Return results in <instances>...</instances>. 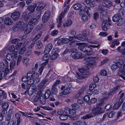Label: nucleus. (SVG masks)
Wrapping results in <instances>:
<instances>
[{"mask_svg":"<svg viewBox=\"0 0 125 125\" xmlns=\"http://www.w3.org/2000/svg\"><path fill=\"white\" fill-rule=\"evenodd\" d=\"M88 68L86 66L84 67H83L79 69V71L81 74L80 75L78 73H77V79L76 80L77 82H79L81 81V79H82L85 78L86 76H83V75H88L89 74V72L87 71Z\"/></svg>","mask_w":125,"mask_h":125,"instance_id":"nucleus-1","label":"nucleus"},{"mask_svg":"<svg viewBox=\"0 0 125 125\" xmlns=\"http://www.w3.org/2000/svg\"><path fill=\"white\" fill-rule=\"evenodd\" d=\"M9 70L7 68H6L4 63L3 62H0V73H4L3 76L6 79V76L9 72Z\"/></svg>","mask_w":125,"mask_h":125,"instance_id":"nucleus-2","label":"nucleus"},{"mask_svg":"<svg viewBox=\"0 0 125 125\" xmlns=\"http://www.w3.org/2000/svg\"><path fill=\"white\" fill-rule=\"evenodd\" d=\"M39 74L37 73H34L31 74V72H29L27 74V77L29 78V81L33 83L34 80L39 77Z\"/></svg>","mask_w":125,"mask_h":125,"instance_id":"nucleus-3","label":"nucleus"},{"mask_svg":"<svg viewBox=\"0 0 125 125\" xmlns=\"http://www.w3.org/2000/svg\"><path fill=\"white\" fill-rule=\"evenodd\" d=\"M26 24L22 21H18L14 25L13 27V30L16 31V29L17 30L19 28L24 30L25 29Z\"/></svg>","mask_w":125,"mask_h":125,"instance_id":"nucleus-4","label":"nucleus"},{"mask_svg":"<svg viewBox=\"0 0 125 125\" xmlns=\"http://www.w3.org/2000/svg\"><path fill=\"white\" fill-rule=\"evenodd\" d=\"M92 114L95 115H97L103 112L102 108L96 105V107L92 109Z\"/></svg>","mask_w":125,"mask_h":125,"instance_id":"nucleus-5","label":"nucleus"},{"mask_svg":"<svg viewBox=\"0 0 125 125\" xmlns=\"http://www.w3.org/2000/svg\"><path fill=\"white\" fill-rule=\"evenodd\" d=\"M71 56L73 58L75 59H80L85 56L81 52H79L72 53Z\"/></svg>","mask_w":125,"mask_h":125,"instance_id":"nucleus-6","label":"nucleus"},{"mask_svg":"<svg viewBox=\"0 0 125 125\" xmlns=\"http://www.w3.org/2000/svg\"><path fill=\"white\" fill-rule=\"evenodd\" d=\"M95 59L94 57H88L85 58L84 60L86 61L87 65H92L95 63Z\"/></svg>","mask_w":125,"mask_h":125,"instance_id":"nucleus-7","label":"nucleus"},{"mask_svg":"<svg viewBox=\"0 0 125 125\" xmlns=\"http://www.w3.org/2000/svg\"><path fill=\"white\" fill-rule=\"evenodd\" d=\"M83 34L84 35L81 34H79L77 35L76 36H74V37L79 40H85L86 39V37L85 35H87L88 34V32H87L85 31H83Z\"/></svg>","mask_w":125,"mask_h":125,"instance_id":"nucleus-8","label":"nucleus"},{"mask_svg":"<svg viewBox=\"0 0 125 125\" xmlns=\"http://www.w3.org/2000/svg\"><path fill=\"white\" fill-rule=\"evenodd\" d=\"M51 16L50 12L49 11L45 12L43 16L42 21L43 22H46L48 21Z\"/></svg>","mask_w":125,"mask_h":125,"instance_id":"nucleus-9","label":"nucleus"},{"mask_svg":"<svg viewBox=\"0 0 125 125\" xmlns=\"http://www.w3.org/2000/svg\"><path fill=\"white\" fill-rule=\"evenodd\" d=\"M21 13L19 11H16L12 13L11 17L14 21H16L19 18Z\"/></svg>","mask_w":125,"mask_h":125,"instance_id":"nucleus-10","label":"nucleus"},{"mask_svg":"<svg viewBox=\"0 0 125 125\" xmlns=\"http://www.w3.org/2000/svg\"><path fill=\"white\" fill-rule=\"evenodd\" d=\"M65 12H62L60 14L59 17L57 19V21L58 24L57 25V27L59 28L61 27V23L62 22V19L64 17Z\"/></svg>","mask_w":125,"mask_h":125,"instance_id":"nucleus-11","label":"nucleus"},{"mask_svg":"<svg viewBox=\"0 0 125 125\" xmlns=\"http://www.w3.org/2000/svg\"><path fill=\"white\" fill-rule=\"evenodd\" d=\"M102 5L103 6L108 8H110L113 6L112 2L109 1L104 2L103 3Z\"/></svg>","mask_w":125,"mask_h":125,"instance_id":"nucleus-12","label":"nucleus"},{"mask_svg":"<svg viewBox=\"0 0 125 125\" xmlns=\"http://www.w3.org/2000/svg\"><path fill=\"white\" fill-rule=\"evenodd\" d=\"M52 45L51 43H48L46 46L44 51V53L48 54L51 50L52 48Z\"/></svg>","mask_w":125,"mask_h":125,"instance_id":"nucleus-13","label":"nucleus"},{"mask_svg":"<svg viewBox=\"0 0 125 125\" xmlns=\"http://www.w3.org/2000/svg\"><path fill=\"white\" fill-rule=\"evenodd\" d=\"M119 96L117 99V101L120 102L122 103L123 102V97L124 96V94L121 91L119 93Z\"/></svg>","mask_w":125,"mask_h":125,"instance_id":"nucleus-14","label":"nucleus"},{"mask_svg":"<svg viewBox=\"0 0 125 125\" xmlns=\"http://www.w3.org/2000/svg\"><path fill=\"white\" fill-rule=\"evenodd\" d=\"M46 6V5L45 3L43 2L41 3L37 7L36 10L37 11H40L43 10Z\"/></svg>","mask_w":125,"mask_h":125,"instance_id":"nucleus-15","label":"nucleus"},{"mask_svg":"<svg viewBox=\"0 0 125 125\" xmlns=\"http://www.w3.org/2000/svg\"><path fill=\"white\" fill-rule=\"evenodd\" d=\"M84 91V88H82L80 90L78 91V93L76 94L75 96L76 98L78 99H81L82 94L83 93Z\"/></svg>","mask_w":125,"mask_h":125,"instance_id":"nucleus-16","label":"nucleus"},{"mask_svg":"<svg viewBox=\"0 0 125 125\" xmlns=\"http://www.w3.org/2000/svg\"><path fill=\"white\" fill-rule=\"evenodd\" d=\"M25 27L26 28V29L25 30L24 32L26 34H27L30 32L32 31L33 28V27L30 26L27 24H26Z\"/></svg>","mask_w":125,"mask_h":125,"instance_id":"nucleus-17","label":"nucleus"},{"mask_svg":"<svg viewBox=\"0 0 125 125\" xmlns=\"http://www.w3.org/2000/svg\"><path fill=\"white\" fill-rule=\"evenodd\" d=\"M107 22V20H104L102 24V29L104 31H107L108 28L107 25L106 24V23Z\"/></svg>","mask_w":125,"mask_h":125,"instance_id":"nucleus-18","label":"nucleus"},{"mask_svg":"<svg viewBox=\"0 0 125 125\" xmlns=\"http://www.w3.org/2000/svg\"><path fill=\"white\" fill-rule=\"evenodd\" d=\"M38 22L37 19L33 18H31L29 21L28 24L30 25H34L36 23Z\"/></svg>","mask_w":125,"mask_h":125,"instance_id":"nucleus-19","label":"nucleus"},{"mask_svg":"<svg viewBox=\"0 0 125 125\" xmlns=\"http://www.w3.org/2000/svg\"><path fill=\"white\" fill-rule=\"evenodd\" d=\"M108 94L105 93L104 95L105 97L100 102L97 104L96 105L101 107L104 103V100L106 99L108 97Z\"/></svg>","mask_w":125,"mask_h":125,"instance_id":"nucleus-20","label":"nucleus"},{"mask_svg":"<svg viewBox=\"0 0 125 125\" xmlns=\"http://www.w3.org/2000/svg\"><path fill=\"white\" fill-rule=\"evenodd\" d=\"M44 94H42L40 96V103L42 104H44L46 103V99L44 97Z\"/></svg>","mask_w":125,"mask_h":125,"instance_id":"nucleus-21","label":"nucleus"},{"mask_svg":"<svg viewBox=\"0 0 125 125\" xmlns=\"http://www.w3.org/2000/svg\"><path fill=\"white\" fill-rule=\"evenodd\" d=\"M70 92L69 89H68L67 88H66L60 93V94L61 96H63L64 95L69 94L70 93Z\"/></svg>","mask_w":125,"mask_h":125,"instance_id":"nucleus-22","label":"nucleus"},{"mask_svg":"<svg viewBox=\"0 0 125 125\" xmlns=\"http://www.w3.org/2000/svg\"><path fill=\"white\" fill-rule=\"evenodd\" d=\"M12 22L13 21L9 17L6 18L4 20V23L6 25H11Z\"/></svg>","mask_w":125,"mask_h":125,"instance_id":"nucleus-23","label":"nucleus"},{"mask_svg":"<svg viewBox=\"0 0 125 125\" xmlns=\"http://www.w3.org/2000/svg\"><path fill=\"white\" fill-rule=\"evenodd\" d=\"M92 49L88 46L86 47V54L88 55H92L93 54V52H92Z\"/></svg>","mask_w":125,"mask_h":125,"instance_id":"nucleus-24","label":"nucleus"},{"mask_svg":"<svg viewBox=\"0 0 125 125\" xmlns=\"http://www.w3.org/2000/svg\"><path fill=\"white\" fill-rule=\"evenodd\" d=\"M121 18L120 15L118 14H115L113 17V21L114 22H116L118 21Z\"/></svg>","mask_w":125,"mask_h":125,"instance_id":"nucleus-25","label":"nucleus"},{"mask_svg":"<svg viewBox=\"0 0 125 125\" xmlns=\"http://www.w3.org/2000/svg\"><path fill=\"white\" fill-rule=\"evenodd\" d=\"M15 116L17 119V125H20L21 121L20 118L21 115L18 113H16L15 114Z\"/></svg>","mask_w":125,"mask_h":125,"instance_id":"nucleus-26","label":"nucleus"},{"mask_svg":"<svg viewBox=\"0 0 125 125\" xmlns=\"http://www.w3.org/2000/svg\"><path fill=\"white\" fill-rule=\"evenodd\" d=\"M75 125H86V123L83 121L78 120L75 122L73 124Z\"/></svg>","mask_w":125,"mask_h":125,"instance_id":"nucleus-27","label":"nucleus"},{"mask_svg":"<svg viewBox=\"0 0 125 125\" xmlns=\"http://www.w3.org/2000/svg\"><path fill=\"white\" fill-rule=\"evenodd\" d=\"M72 24V21L69 19L63 23V26L64 27H67L71 25Z\"/></svg>","mask_w":125,"mask_h":125,"instance_id":"nucleus-28","label":"nucleus"},{"mask_svg":"<svg viewBox=\"0 0 125 125\" xmlns=\"http://www.w3.org/2000/svg\"><path fill=\"white\" fill-rule=\"evenodd\" d=\"M24 13H23L22 14L23 16H24V19L25 21H27L30 18H31V13H29L26 14L25 15H24Z\"/></svg>","mask_w":125,"mask_h":125,"instance_id":"nucleus-29","label":"nucleus"},{"mask_svg":"<svg viewBox=\"0 0 125 125\" xmlns=\"http://www.w3.org/2000/svg\"><path fill=\"white\" fill-rule=\"evenodd\" d=\"M35 7L33 4L29 5L27 9L30 12H32L34 10Z\"/></svg>","mask_w":125,"mask_h":125,"instance_id":"nucleus-30","label":"nucleus"},{"mask_svg":"<svg viewBox=\"0 0 125 125\" xmlns=\"http://www.w3.org/2000/svg\"><path fill=\"white\" fill-rule=\"evenodd\" d=\"M99 8L101 11L100 14L101 16H104L106 14L108 11V10L107 9L103 10L100 7H99Z\"/></svg>","mask_w":125,"mask_h":125,"instance_id":"nucleus-31","label":"nucleus"},{"mask_svg":"<svg viewBox=\"0 0 125 125\" xmlns=\"http://www.w3.org/2000/svg\"><path fill=\"white\" fill-rule=\"evenodd\" d=\"M122 103L120 102L117 101V100L116 103L113 107V109H116L120 107Z\"/></svg>","mask_w":125,"mask_h":125,"instance_id":"nucleus-32","label":"nucleus"},{"mask_svg":"<svg viewBox=\"0 0 125 125\" xmlns=\"http://www.w3.org/2000/svg\"><path fill=\"white\" fill-rule=\"evenodd\" d=\"M123 63V61L121 59H120L118 62H116V64L117 67L120 68L122 66Z\"/></svg>","mask_w":125,"mask_h":125,"instance_id":"nucleus-33","label":"nucleus"},{"mask_svg":"<svg viewBox=\"0 0 125 125\" xmlns=\"http://www.w3.org/2000/svg\"><path fill=\"white\" fill-rule=\"evenodd\" d=\"M1 106L3 109H7L9 107V104L8 102H4L2 103Z\"/></svg>","mask_w":125,"mask_h":125,"instance_id":"nucleus-34","label":"nucleus"},{"mask_svg":"<svg viewBox=\"0 0 125 125\" xmlns=\"http://www.w3.org/2000/svg\"><path fill=\"white\" fill-rule=\"evenodd\" d=\"M82 7L81 5L79 3L75 4L73 6V9L75 10H78L80 9Z\"/></svg>","mask_w":125,"mask_h":125,"instance_id":"nucleus-35","label":"nucleus"},{"mask_svg":"<svg viewBox=\"0 0 125 125\" xmlns=\"http://www.w3.org/2000/svg\"><path fill=\"white\" fill-rule=\"evenodd\" d=\"M6 58L8 60L10 61L13 59V55L10 53H8L6 55Z\"/></svg>","mask_w":125,"mask_h":125,"instance_id":"nucleus-36","label":"nucleus"},{"mask_svg":"<svg viewBox=\"0 0 125 125\" xmlns=\"http://www.w3.org/2000/svg\"><path fill=\"white\" fill-rule=\"evenodd\" d=\"M68 118L67 115H60L59 116L60 119L62 120H66Z\"/></svg>","mask_w":125,"mask_h":125,"instance_id":"nucleus-37","label":"nucleus"},{"mask_svg":"<svg viewBox=\"0 0 125 125\" xmlns=\"http://www.w3.org/2000/svg\"><path fill=\"white\" fill-rule=\"evenodd\" d=\"M123 69L121 68L119 69V72L125 75V64L123 66Z\"/></svg>","mask_w":125,"mask_h":125,"instance_id":"nucleus-38","label":"nucleus"},{"mask_svg":"<svg viewBox=\"0 0 125 125\" xmlns=\"http://www.w3.org/2000/svg\"><path fill=\"white\" fill-rule=\"evenodd\" d=\"M34 91V90L33 89V88H32L29 87L28 91V94L29 95H32Z\"/></svg>","mask_w":125,"mask_h":125,"instance_id":"nucleus-39","label":"nucleus"},{"mask_svg":"<svg viewBox=\"0 0 125 125\" xmlns=\"http://www.w3.org/2000/svg\"><path fill=\"white\" fill-rule=\"evenodd\" d=\"M16 62L15 61H13L10 63V69L11 70H12L13 69L15 65Z\"/></svg>","mask_w":125,"mask_h":125,"instance_id":"nucleus-40","label":"nucleus"},{"mask_svg":"<svg viewBox=\"0 0 125 125\" xmlns=\"http://www.w3.org/2000/svg\"><path fill=\"white\" fill-rule=\"evenodd\" d=\"M59 56V54L57 53H55L51 56L50 57V58L52 60H54L56 59Z\"/></svg>","mask_w":125,"mask_h":125,"instance_id":"nucleus-41","label":"nucleus"},{"mask_svg":"<svg viewBox=\"0 0 125 125\" xmlns=\"http://www.w3.org/2000/svg\"><path fill=\"white\" fill-rule=\"evenodd\" d=\"M62 43L66 44L71 41V40L66 38H62Z\"/></svg>","mask_w":125,"mask_h":125,"instance_id":"nucleus-42","label":"nucleus"},{"mask_svg":"<svg viewBox=\"0 0 125 125\" xmlns=\"http://www.w3.org/2000/svg\"><path fill=\"white\" fill-rule=\"evenodd\" d=\"M72 106L73 109L76 110L79 109V106L76 104H72Z\"/></svg>","mask_w":125,"mask_h":125,"instance_id":"nucleus-43","label":"nucleus"},{"mask_svg":"<svg viewBox=\"0 0 125 125\" xmlns=\"http://www.w3.org/2000/svg\"><path fill=\"white\" fill-rule=\"evenodd\" d=\"M87 46L85 45H82L80 46V50L82 51L85 52L86 51V47Z\"/></svg>","mask_w":125,"mask_h":125,"instance_id":"nucleus-44","label":"nucleus"},{"mask_svg":"<svg viewBox=\"0 0 125 125\" xmlns=\"http://www.w3.org/2000/svg\"><path fill=\"white\" fill-rule=\"evenodd\" d=\"M52 93L54 94H56L58 93L57 89L53 86H52Z\"/></svg>","mask_w":125,"mask_h":125,"instance_id":"nucleus-45","label":"nucleus"},{"mask_svg":"<svg viewBox=\"0 0 125 125\" xmlns=\"http://www.w3.org/2000/svg\"><path fill=\"white\" fill-rule=\"evenodd\" d=\"M120 86H116L112 90L111 92V94H115V92L117 90L119 87Z\"/></svg>","mask_w":125,"mask_h":125,"instance_id":"nucleus-46","label":"nucleus"},{"mask_svg":"<svg viewBox=\"0 0 125 125\" xmlns=\"http://www.w3.org/2000/svg\"><path fill=\"white\" fill-rule=\"evenodd\" d=\"M50 91L48 90L46 91L45 94H44V97L45 98L47 99L50 96Z\"/></svg>","mask_w":125,"mask_h":125,"instance_id":"nucleus-47","label":"nucleus"},{"mask_svg":"<svg viewBox=\"0 0 125 125\" xmlns=\"http://www.w3.org/2000/svg\"><path fill=\"white\" fill-rule=\"evenodd\" d=\"M87 42L90 43L94 44H97L98 42L96 40L92 39L88 40H87Z\"/></svg>","mask_w":125,"mask_h":125,"instance_id":"nucleus-48","label":"nucleus"},{"mask_svg":"<svg viewBox=\"0 0 125 125\" xmlns=\"http://www.w3.org/2000/svg\"><path fill=\"white\" fill-rule=\"evenodd\" d=\"M84 9L86 14L88 15H90L89 11L90 10V8L86 6L84 7Z\"/></svg>","mask_w":125,"mask_h":125,"instance_id":"nucleus-49","label":"nucleus"},{"mask_svg":"<svg viewBox=\"0 0 125 125\" xmlns=\"http://www.w3.org/2000/svg\"><path fill=\"white\" fill-rule=\"evenodd\" d=\"M49 57L46 55H45L42 57V60L43 61H45V62L47 63L48 62Z\"/></svg>","mask_w":125,"mask_h":125,"instance_id":"nucleus-50","label":"nucleus"},{"mask_svg":"<svg viewBox=\"0 0 125 125\" xmlns=\"http://www.w3.org/2000/svg\"><path fill=\"white\" fill-rule=\"evenodd\" d=\"M20 42V40L18 39H14L12 40L11 42L13 44H16Z\"/></svg>","mask_w":125,"mask_h":125,"instance_id":"nucleus-51","label":"nucleus"},{"mask_svg":"<svg viewBox=\"0 0 125 125\" xmlns=\"http://www.w3.org/2000/svg\"><path fill=\"white\" fill-rule=\"evenodd\" d=\"M96 86V84L95 83H91L89 85V88L92 90L94 89Z\"/></svg>","mask_w":125,"mask_h":125,"instance_id":"nucleus-52","label":"nucleus"},{"mask_svg":"<svg viewBox=\"0 0 125 125\" xmlns=\"http://www.w3.org/2000/svg\"><path fill=\"white\" fill-rule=\"evenodd\" d=\"M36 44L38 48H41L42 46V44L40 41H37L36 42Z\"/></svg>","mask_w":125,"mask_h":125,"instance_id":"nucleus-53","label":"nucleus"},{"mask_svg":"<svg viewBox=\"0 0 125 125\" xmlns=\"http://www.w3.org/2000/svg\"><path fill=\"white\" fill-rule=\"evenodd\" d=\"M29 60L28 58L25 57L22 59V61L24 64H26L27 63Z\"/></svg>","mask_w":125,"mask_h":125,"instance_id":"nucleus-54","label":"nucleus"},{"mask_svg":"<svg viewBox=\"0 0 125 125\" xmlns=\"http://www.w3.org/2000/svg\"><path fill=\"white\" fill-rule=\"evenodd\" d=\"M109 60V59L107 57H105L103 60L101 62V63L102 64L105 63L107 62Z\"/></svg>","mask_w":125,"mask_h":125,"instance_id":"nucleus-55","label":"nucleus"},{"mask_svg":"<svg viewBox=\"0 0 125 125\" xmlns=\"http://www.w3.org/2000/svg\"><path fill=\"white\" fill-rule=\"evenodd\" d=\"M28 78H27V77L26 76H23L22 80V81H23L24 82H26L27 81H28V82H29V79Z\"/></svg>","mask_w":125,"mask_h":125,"instance_id":"nucleus-56","label":"nucleus"},{"mask_svg":"<svg viewBox=\"0 0 125 125\" xmlns=\"http://www.w3.org/2000/svg\"><path fill=\"white\" fill-rule=\"evenodd\" d=\"M25 2L24 1H22L20 2L19 4L18 5L21 7L22 8L25 6Z\"/></svg>","mask_w":125,"mask_h":125,"instance_id":"nucleus-57","label":"nucleus"},{"mask_svg":"<svg viewBox=\"0 0 125 125\" xmlns=\"http://www.w3.org/2000/svg\"><path fill=\"white\" fill-rule=\"evenodd\" d=\"M22 43L21 42H20L19 43H18L16 46H15V49L16 50H18L19 49L21 46L22 45Z\"/></svg>","mask_w":125,"mask_h":125,"instance_id":"nucleus-58","label":"nucleus"},{"mask_svg":"<svg viewBox=\"0 0 125 125\" xmlns=\"http://www.w3.org/2000/svg\"><path fill=\"white\" fill-rule=\"evenodd\" d=\"M100 74L101 75L103 76H106L107 75V73L106 71L104 70H101Z\"/></svg>","mask_w":125,"mask_h":125,"instance_id":"nucleus-59","label":"nucleus"},{"mask_svg":"<svg viewBox=\"0 0 125 125\" xmlns=\"http://www.w3.org/2000/svg\"><path fill=\"white\" fill-rule=\"evenodd\" d=\"M90 99V97L88 95L85 96L84 97V100L86 102H87Z\"/></svg>","mask_w":125,"mask_h":125,"instance_id":"nucleus-60","label":"nucleus"},{"mask_svg":"<svg viewBox=\"0 0 125 125\" xmlns=\"http://www.w3.org/2000/svg\"><path fill=\"white\" fill-rule=\"evenodd\" d=\"M69 114L73 115L74 114L76 113L75 110L73 109H71L70 110Z\"/></svg>","mask_w":125,"mask_h":125,"instance_id":"nucleus-61","label":"nucleus"},{"mask_svg":"<svg viewBox=\"0 0 125 125\" xmlns=\"http://www.w3.org/2000/svg\"><path fill=\"white\" fill-rule=\"evenodd\" d=\"M97 99L95 98H91L90 100V102L92 103H94L97 102Z\"/></svg>","mask_w":125,"mask_h":125,"instance_id":"nucleus-62","label":"nucleus"},{"mask_svg":"<svg viewBox=\"0 0 125 125\" xmlns=\"http://www.w3.org/2000/svg\"><path fill=\"white\" fill-rule=\"evenodd\" d=\"M110 104H107L105 107V109L106 111L109 110L112 108Z\"/></svg>","mask_w":125,"mask_h":125,"instance_id":"nucleus-63","label":"nucleus"},{"mask_svg":"<svg viewBox=\"0 0 125 125\" xmlns=\"http://www.w3.org/2000/svg\"><path fill=\"white\" fill-rule=\"evenodd\" d=\"M99 80V78L97 75H96L95 77H94L93 80L95 83L98 82Z\"/></svg>","mask_w":125,"mask_h":125,"instance_id":"nucleus-64","label":"nucleus"}]
</instances>
